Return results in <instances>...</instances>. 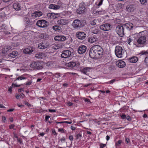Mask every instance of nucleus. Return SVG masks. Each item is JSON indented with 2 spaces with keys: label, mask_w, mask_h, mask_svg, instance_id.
<instances>
[{
  "label": "nucleus",
  "mask_w": 148,
  "mask_h": 148,
  "mask_svg": "<svg viewBox=\"0 0 148 148\" xmlns=\"http://www.w3.org/2000/svg\"><path fill=\"white\" fill-rule=\"evenodd\" d=\"M92 68L90 67H86L83 69H82L80 71L82 73L84 74L88 75V73L90 71V70Z\"/></svg>",
  "instance_id": "2eb2a0df"
},
{
  "label": "nucleus",
  "mask_w": 148,
  "mask_h": 148,
  "mask_svg": "<svg viewBox=\"0 0 148 148\" xmlns=\"http://www.w3.org/2000/svg\"><path fill=\"white\" fill-rule=\"evenodd\" d=\"M50 117V116H47V115H46L45 116V120L46 121H47L48 120V119Z\"/></svg>",
  "instance_id": "338daca9"
},
{
  "label": "nucleus",
  "mask_w": 148,
  "mask_h": 148,
  "mask_svg": "<svg viewBox=\"0 0 148 148\" xmlns=\"http://www.w3.org/2000/svg\"><path fill=\"white\" fill-rule=\"evenodd\" d=\"M85 12V10H84L82 8H79L77 10V12L79 14H82L84 13Z\"/></svg>",
  "instance_id": "473e14b6"
},
{
  "label": "nucleus",
  "mask_w": 148,
  "mask_h": 148,
  "mask_svg": "<svg viewBox=\"0 0 148 148\" xmlns=\"http://www.w3.org/2000/svg\"><path fill=\"white\" fill-rule=\"evenodd\" d=\"M49 112H56V111L55 110H52V109H49Z\"/></svg>",
  "instance_id": "e2e57ef3"
},
{
  "label": "nucleus",
  "mask_w": 148,
  "mask_h": 148,
  "mask_svg": "<svg viewBox=\"0 0 148 148\" xmlns=\"http://www.w3.org/2000/svg\"><path fill=\"white\" fill-rule=\"evenodd\" d=\"M69 138L71 141H72L73 140V136L72 135H70L69 137Z\"/></svg>",
  "instance_id": "4d7b16f0"
},
{
  "label": "nucleus",
  "mask_w": 148,
  "mask_h": 148,
  "mask_svg": "<svg viewBox=\"0 0 148 148\" xmlns=\"http://www.w3.org/2000/svg\"><path fill=\"white\" fill-rule=\"evenodd\" d=\"M125 51L122 47L119 46H116L115 47V53L116 56L119 58H121Z\"/></svg>",
  "instance_id": "f03ea898"
},
{
  "label": "nucleus",
  "mask_w": 148,
  "mask_h": 148,
  "mask_svg": "<svg viewBox=\"0 0 148 148\" xmlns=\"http://www.w3.org/2000/svg\"><path fill=\"white\" fill-rule=\"evenodd\" d=\"M49 46V43L45 41L40 43L38 46V48L40 49H43L48 48Z\"/></svg>",
  "instance_id": "0eeeda50"
},
{
  "label": "nucleus",
  "mask_w": 148,
  "mask_h": 148,
  "mask_svg": "<svg viewBox=\"0 0 148 148\" xmlns=\"http://www.w3.org/2000/svg\"><path fill=\"white\" fill-rule=\"evenodd\" d=\"M65 14L67 15H69L71 13V12L69 11H66L64 12Z\"/></svg>",
  "instance_id": "3c124183"
},
{
  "label": "nucleus",
  "mask_w": 148,
  "mask_h": 148,
  "mask_svg": "<svg viewBox=\"0 0 148 148\" xmlns=\"http://www.w3.org/2000/svg\"><path fill=\"white\" fill-rule=\"evenodd\" d=\"M15 127V125L14 124H12L9 126V127L10 129H13Z\"/></svg>",
  "instance_id": "6e6d98bb"
},
{
  "label": "nucleus",
  "mask_w": 148,
  "mask_h": 148,
  "mask_svg": "<svg viewBox=\"0 0 148 148\" xmlns=\"http://www.w3.org/2000/svg\"><path fill=\"white\" fill-rule=\"evenodd\" d=\"M47 21L45 20H39L37 21L36 25L40 27L45 28L47 27Z\"/></svg>",
  "instance_id": "423d86ee"
},
{
  "label": "nucleus",
  "mask_w": 148,
  "mask_h": 148,
  "mask_svg": "<svg viewBox=\"0 0 148 148\" xmlns=\"http://www.w3.org/2000/svg\"><path fill=\"white\" fill-rule=\"evenodd\" d=\"M111 24L108 23H106L101 25L100 28L103 31H108L110 29Z\"/></svg>",
  "instance_id": "6e6552de"
},
{
  "label": "nucleus",
  "mask_w": 148,
  "mask_h": 148,
  "mask_svg": "<svg viewBox=\"0 0 148 148\" xmlns=\"http://www.w3.org/2000/svg\"><path fill=\"white\" fill-rule=\"evenodd\" d=\"M34 50V48L32 47H28L23 50V53L25 54H28L31 53Z\"/></svg>",
  "instance_id": "4468645a"
},
{
  "label": "nucleus",
  "mask_w": 148,
  "mask_h": 148,
  "mask_svg": "<svg viewBox=\"0 0 148 148\" xmlns=\"http://www.w3.org/2000/svg\"><path fill=\"white\" fill-rule=\"evenodd\" d=\"M72 56L71 51L68 50L62 51L61 57L62 58H66Z\"/></svg>",
  "instance_id": "39448f33"
},
{
  "label": "nucleus",
  "mask_w": 148,
  "mask_h": 148,
  "mask_svg": "<svg viewBox=\"0 0 148 148\" xmlns=\"http://www.w3.org/2000/svg\"><path fill=\"white\" fill-rule=\"evenodd\" d=\"M57 23L58 24L61 25H65L67 24V21L66 19H60L57 21Z\"/></svg>",
  "instance_id": "4be33fe9"
},
{
  "label": "nucleus",
  "mask_w": 148,
  "mask_h": 148,
  "mask_svg": "<svg viewBox=\"0 0 148 148\" xmlns=\"http://www.w3.org/2000/svg\"><path fill=\"white\" fill-rule=\"evenodd\" d=\"M55 40L59 41H64L66 39V37L63 36H56L54 38Z\"/></svg>",
  "instance_id": "a211bd4d"
},
{
  "label": "nucleus",
  "mask_w": 148,
  "mask_h": 148,
  "mask_svg": "<svg viewBox=\"0 0 148 148\" xmlns=\"http://www.w3.org/2000/svg\"><path fill=\"white\" fill-rule=\"evenodd\" d=\"M18 52L16 51H12V53H9L8 56L11 58H15L17 56Z\"/></svg>",
  "instance_id": "cd10ccee"
},
{
  "label": "nucleus",
  "mask_w": 148,
  "mask_h": 148,
  "mask_svg": "<svg viewBox=\"0 0 148 148\" xmlns=\"http://www.w3.org/2000/svg\"><path fill=\"white\" fill-rule=\"evenodd\" d=\"M59 4V5L51 4L49 5V8L51 9L57 10L60 9V8H63L64 4L61 3L60 5Z\"/></svg>",
  "instance_id": "9d476101"
},
{
  "label": "nucleus",
  "mask_w": 148,
  "mask_h": 148,
  "mask_svg": "<svg viewBox=\"0 0 148 148\" xmlns=\"http://www.w3.org/2000/svg\"><path fill=\"white\" fill-rule=\"evenodd\" d=\"M67 104L69 106H71L73 105V103L69 102L67 103Z\"/></svg>",
  "instance_id": "774afa93"
},
{
  "label": "nucleus",
  "mask_w": 148,
  "mask_h": 148,
  "mask_svg": "<svg viewBox=\"0 0 148 148\" xmlns=\"http://www.w3.org/2000/svg\"><path fill=\"white\" fill-rule=\"evenodd\" d=\"M103 49L100 45H96L92 46L89 50V55L92 58H99L103 55Z\"/></svg>",
  "instance_id": "f257e3e1"
},
{
  "label": "nucleus",
  "mask_w": 148,
  "mask_h": 148,
  "mask_svg": "<svg viewBox=\"0 0 148 148\" xmlns=\"http://www.w3.org/2000/svg\"><path fill=\"white\" fill-rule=\"evenodd\" d=\"M44 53H39L35 55V57L38 58H42L44 56Z\"/></svg>",
  "instance_id": "c756f323"
},
{
  "label": "nucleus",
  "mask_w": 148,
  "mask_h": 148,
  "mask_svg": "<svg viewBox=\"0 0 148 148\" xmlns=\"http://www.w3.org/2000/svg\"><path fill=\"white\" fill-rule=\"evenodd\" d=\"M20 86V85H17L16 84H12V86L14 87H19Z\"/></svg>",
  "instance_id": "5fc2aeb1"
},
{
  "label": "nucleus",
  "mask_w": 148,
  "mask_h": 148,
  "mask_svg": "<svg viewBox=\"0 0 148 148\" xmlns=\"http://www.w3.org/2000/svg\"><path fill=\"white\" fill-rule=\"evenodd\" d=\"M86 4L84 2H82L81 3H80L79 5V8H82L84 10H85V6H86Z\"/></svg>",
  "instance_id": "f704fd0d"
},
{
  "label": "nucleus",
  "mask_w": 148,
  "mask_h": 148,
  "mask_svg": "<svg viewBox=\"0 0 148 148\" xmlns=\"http://www.w3.org/2000/svg\"><path fill=\"white\" fill-rule=\"evenodd\" d=\"M95 21H96V20H95L90 21V23L91 24V25H95L96 24Z\"/></svg>",
  "instance_id": "79ce46f5"
},
{
  "label": "nucleus",
  "mask_w": 148,
  "mask_h": 148,
  "mask_svg": "<svg viewBox=\"0 0 148 148\" xmlns=\"http://www.w3.org/2000/svg\"><path fill=\"white\" fill-rule=\"evenodd\" d=\"M138 43L140 45L144 44L146 41V38L145 36H139L137 40Z\"/></svg>",
  "instance_id": "1a4fd4ad"
},
{
  "label": "nucleus",
  "mask_w": 148,
  "mask_h": 148,
  "mask_svg": "<svg viewBox=\"0 0 148 148\" xmlns=\"http://www.w3.org/2000/svg\"><path fill=\"white\" fill-rule=\"evenodd\" d=\"M97 38L95 36L90 37L88 38V41L89 42L93 43L97 41Z\"/></svg>",
  "instance_id": "5701e85b"
},
{
  "label": "nucleus",
  "mask_w": 148,
  "mask_h": 148,
  "mask_svg": "<svg viewBox=\"0 0 148 148\" xmlns=\"http://www.w3.org/2000/svg\"><path fill=\"white\" fill-rule=\"evenodd\" d=\"M30 66L31 68L34 69L39 70L42 68L41 63L38 61L32 62L30 64Z\"/></svg>",
  "instance_id": "7ed1b4c3"
},
{
  "label": "nucleus",
  "mask_w": 148,
  "mask_h": 148,
  "mask_svg": "<svg viewBox=\"0 0 148 148\" xmlns=\"http://www.w3.org/2000/svg\"><path fill=\"white\" fill-rule=\"evenodd\" d=\"M126 119L128 121H131V117L129 116H128L126 117Z\"/></svg>",
  "instance_id": "680f3d73"
},
{
  "label": "nucleus",
  "mask_w": 148,
  "mask_h": 148,
  "mask_svg": "<svg viewBox=\"0 0 148 148\" xmlns=\"http://www.w3.org/2000/svg\"><path fill=\"white\" fill-rule=\"evenodd\" d=\"M7 27L5 24L1 23H0V31L5 32V30H6Z\"/></svg>",
  "instance_id": "393cba45"
},
{
  "label": "nucleus",
  "mask_w": 148,
  "mask_h": 148,
  "mask_svg": "<svg viewBox=\"0 0 148 148\" xmlns=\"http://www.w3.org/2000/svg\"><path fill=\"white\" fill-rule=\"evenodd\" d=\"M116 65L119 67L123 68L125 66V63L124 61L120 60L116 62Z\"/></svg>",
  "instance_id": "dca6fc26"
},
{
  "label": "nucleus",
  "mask_w": 148,
  "mask_h": 148,
  "mask_svg": "<svg viewBox=\"0 0 148 148\" xmlns=\"http://www.w3.org/2000/svg\"><path fill=\"white\" fill-rule=\"evenodd\" d=\"M121 117L122 119H124L126 117V116L125 114H123L121 115Z\"/></svg>",
  "instance_id": "bf43d9fd"
},
{
  "label": "nucleus",
  "mask_w": 148,
  "mask_h": 148,
  "mask_svg": "<svg viewBox=\"0 0 148 148\" xmlns=\"http://www.w3.org/2000/svg\"><path fill=\"white\" fill-rule=\"evenodd\" d=\"M86 47L84 45L80 46L78 49V53L80 54L84 53L86 50Z\"/></svg>",
  "instance_id": "ddd939ff"
},
{
  "label": "nucleus",
  "mask_w": 148,
  "mask_h": 148,
  "mask_svg": "<svg viewBox=\"0 0 148 148\" xmlns=\"http://www.w3.org/2000/svg\"><path fill=\"white\" fill-rule=\"evenodd\" d=\"M25 78H26L25 77H23L22 75L20 77H18L16 79V80H21L22 79H25Z\"/></svg>",
  "instance_id": "a19ab883"
},
{
  "label": "nucleus",
  "mask_w": 148,
  "mask_h": 148,
  "mask_svg": "<svg viewBox=\"0 0 148 148\" xmlns=\"http://www.w3.org/2000/svg\"><path fill=\"white\" fill-rule=\"evenodd\" d=\"M115 81L116 79H113L111 80L110 81L108 82V83H109L110 84H112Z\"/></svg>",
  "instance_id": "8fccbe9b"
},
{
  "label": "nucleus",
  "mask_w": 148,
  "mask_h": 148,
  "mask_svg": "<svg viewBox=\"0 0 148 148\" xmlns=\"http://www.w3.org/2000/svg\"><path fill=\"white\" fill-rule=\"evenodd\" d=\"M100 148H103L106 146V145L103 143H101L100 145Z\"/></svg>",
  "instance_id": "09e8293b"
},
{
  "label": "nucleus",
  "mask_w": 148,
  "mask_h": 148,
  "mask_svg": "<svg viewBox=\"0 0 148 148\" xmlns=\"http://www.w3.org/2000/svg\"><path fill=\"white\" fill-rule=\"evenodd\" d=\"M76 65L75 62H72L66 63V66L68 67L72 68L75 66Z\"/></svg>",
  "instance_id": "a878e982"
},
{
  "label": "nucleus",
  "mask_w": 148,
  "mask_h": 148,
  "mask_svg": "<svg viewBox=\"0 0 148 148\" xmlns=\"http://www.w3.org/2000/svg\"><path fill=\"white\" fill-rule=\"evenodd\" d=\"M53 29L56 32H59L60 31L61 28L58 25H54L53 27Z\"/></svg>",
  "instance_id": "2f4dec72"
},
{
  "label": "nucleus",
  "mask_w": 148,
  "mask_h": 148,
  "mask_svg": "<svg viewBox=\"0 0 148 148\" xmlns=\"http://www.w3.org/2000/svg\"><path fill=\"white\" fill-rule=\"evenodd\" d=\"M102 12V11H97L95 12V14L96 15H98L101 14Z\"/></svg>",
  "instance_id": "49530a36"
},
{
  "label": "nucleus",
  "mask_w": 148,
  "mask_h": 148,
  "mask_svg": "<svg viewBox=\"0 0 148 148\" xmlns=\"http://www.w3.org/2000/svg\"><path fill=\"white\" fill-rule=\"evenodd\" d=\"M140 1L142 4H144L147 2V0H140Z\"/></svg>",
  "instance_id": "a18cd8bd"
},
{
  "label": "nucleus",
  "mask_w": 148,
  "mask_h": 148,
  "mask_svg": "<svg viewBox=\"0 0 148 148\" xmlns=\"http://www.w3.org/2000/svg\"><path fill=\"white\" fill-rule=\"evenodd\" d=\"M103 0H98L96 3V5L98 7L101 5L103 3Z\"/></svg>",
  "instance_id": "72a5a7b5"
},
{
  "label": "nucleus",
  "mask_w": 148,
  "mask_h": 148,
  "mask_svg": "<svg viewBox=\"0 0 148 148\" xmlns=\"http://www.w3.org/2000/svg\"><path fill=\"white\" fill-rule=\"evenodd\" d=\"M135 8V6L134 5H128L126 7V9L127 10L130 12H133Z\"/></svg>",
  "instance_id": "412c9836"
},
{
  "label": "nucleus",
  "mask_w": 148,
  "mask_h": 148,
  "mask_svg": "<svg viewBox=\"0 0 148 148\" xmlns=\"http://www.w3.org/2000/svg\"><path fill=\"white\" fill-rule=\"evenodd\" d=\"M122 142V141L121 140H119L116 143V146H119L120 145L121 143Z\"/></svg>",
  "instance_id": "ea45409f"
},
{
  "label": "nucleus",
  "mask_w": 148,
  "mask_h": 148,
  "mask_svg": "<svg viewBox=\"0 0 148 148\" xmlns=\"http://www.w3.org/2000/svg\"><path fill=\"white\" fill-rule=\"evenodd\" d=\"M84 101L85 102H90V100L88 99L85 98L84 99Z\"/></svg>",
  "instance_id": "0e129e2a"
},
{
  "label": "nucleus",
  "mask_w": 148,
  "mask_h": 148,
  "mask_svg": "<svg viewBox=\"0 0 148 148\" xmlns=\"http://www.w3.org/2000/svg\"><path fill=\"white\" fill-rule=\"evenodd\" d=\"M127 40L128 43L129 45H131L133 41V38H130L127 39Z\"/></svg>",
  "instance_id": "c9c22d12"
},
{
  "label": "nucleus",
  "mask_w": 148,
  "mask_h": 148,
  "mask_svg": "<svg viewBox=\"0 0 148 148\" xmlns=\"http://www.w3.org/2000/svg\"><path fill=\"white\" fill-rule=\"evenodd\" d=\"M82 24L80 21L78 19L74 20L73 22L72 26L75 29H77L78 27H81Z\"/></svg>",
  "instance_id": "9b49d317"
},
{
  "label": "nucleus",
  "mask_w": 148,
  "mask_h": 148,
  "mask_svg": "<svg viewBox=\"0 0 148 148\" xmlns=\"http://www.w3.org/2000/svg\"><path fill=\"white\" fill-rule=\"evenodd\" d=\"M124 27L123 26H117L116 29V33L120 36H122L124 35Z\"/></svg>",
  "instance_id": "20e7f679"
},
{
  "label": "nucleus",
  "mask_w": 148,
  "mask_h": 148,
  "mask_svg": "<svg viewBox=\"0 0 148 148\" xmlns=\"http://www.w3.org/2000/svg\"><path fill=\"white\" fill-rule=\"evenodd\" d=\"M42 14V13L40 11H38L32 13V16L33 18H35L39 17L41 16Z\"/></svg>",
  "instance_id": "6ab92c4d"
},
{
  "label": "nucleus",
  "mask_w": 148,
  "mask_h": 148,
  "mask_svg": "<svg viewBox=\"0 0 148 148\" xmlns=\"http://www.w3.org/2000/svg\"><path fill=\"white\" fill-rule=\"evenodd\" d=\"M82 137V134L81 133H79L77 134L76 135V139L77 140L80 139Z\"/></svg>",
  "instance_id": "4c0bfd02"
},
{
  "label": "nucleus",
  "mask_w": 148,
  "mask_h": 148,
  "mask_svg": "<svg viewBox=\"0 0 148 148\" xmlns=\"http://www.w3.org/2000/svg\"><path fill=\"white\" fill-rule=\"evenodd\" d=\"M49 36L45 34L42 33L40 34L39 36V37L41 39H46L48 38Z\"/></svg>",
  "instance_id": "c85d7f7f"
},
{
  "label": "nucleus",
  "mask_w": 148,
  "mask_h": 148,
  "mask_svg": "<svg viewBox=\"0 0 148 148\" xmlns=\"http://www.w3.org/2000/svg\"><path fill=\"white\" fill-rule=\"evenodd\" d=\"M76 36L78 39L80 40L84 39L86 36V34L83 32H77Z\"/></svg>",
  "instance_id": "f8f14e48"
},
{
  "label": "nucleus",
  "mask_w": 148,
  "mask_h": 148,
  "mask_svg": "<svg viewBox=\"0 0 148 148\" xmlns=\"http://www.w3.org/2000/svg\"><path fill=\"white\" fill-rule=\"evenodd\" d=\"M58 131L62 133L65 132L64 129L63 128H60L58 129Z\"/></svg>",
  "instance_id": "603ef678"
},
{
  "label": "nucleus",
  "mask_w": 148,
  "mask_h": 148,
  "mask_svg": "<svg viewBox=\"0 0 148 148\" xmlns=\"http://www.w3.org/2000/svg\"><path fill=\"white\" fill-rule=\"evenodd\" d=\"M61 74L59 73H56L53 74V76L55 78H59L61 76Z\"/></svg>",
  "instance_id": "e433bc0d"
},
{
  "label": "nucleus",
  "mask_w": 148,
  "mask_h": 148,
  "mask_svg": "<svg viewBox=\"0 0 148 148\" xmlns=\"http://www.w3.org/2000/svg\"><path fill=\"white\" fill-rule=\"evenodd\" d=\"M24 21L26 22V23L27 24L32 25L34 23L33 21H30L29 19L27 17L25 18Z\"/></svg>",
  "instance_id": "7c9ffc66"
},
{
  "label": "nucleus",
  "mask_w": 148,
  "mask_h": 148,
  "mask_svg": "<svg viewBox=\"0 0 148 148\" xmlns=\"http://www.w3.org/2000/svg\"><path fill=\"white\" fill-rule=\"evenodd\" d=\"M12 86H10L9 88L8 89V91L10 93L12 92Z\"/></svg>",
  "instance_id": "69168bd1"
},
{
  "label": "nucleus",
  "mask_w": 148,
  "mask_h": 148,
  "mask_svg": "<svg viewBox=\"0 0 148 148\" xmlns=\"http://www.w3.org/2000/svg\"><path fill=\"white\" fill-rule=\"evenodd\" d=\"M99 29H94L92 30V33L94 34H97L99 32Z\"/></svg>",
  "instance_id": "58836bf2"
},
{
  "label": "nucleus",
  "mask_w": 148,
  "mask_h": 148,
  "mask_svg": "<svg viewBox=\"0 0 148 148\" xmlns=\"http://www.w3.org/2000/svg\"><path fill=\"white\" fill-rule=\"evenodd\" d=\"M124 28L130 30L132 29L133 27V25L132 23H128L123 25Z\"/></svg>",
  "instance_id": "f3484780"
},
{
  "label": "nucleus",
  "mask_w": 148,
  "mask_h": 148,
  "mask_svg": "<svg viewBox=\"0 0 148 148\" xmlns=\"http://www.w3.org/2000/svg\"><path fill=\"white\" fill-rule=\"evenodd\" d=\"M58 14H55L54 13H49L47 14V16L48 17L51 18L55 19L57 17V16Z\"/></svg>",
  "instance_id": "b1692460"
},
{
  "label": "nucleus",
  "mask_w": 148,
  "mask_h": 148,
  "mask_svg": "<svg viewBox=\"0 0 148 148\" xmlns=\"http://www.w3.org/2000/svg\"><path fill=\"white\" fill-rule=\"evenodd\" d=\"M59 47L57 45H55L53 46V48L56 49H59Z\"/></svg>",
  "instance_id": "864d4df0"
},
{
  "label": "nucleus",
  "mask_w": 148,
  "mask_h": 148,
  "mask_svg": "<svg viewBox=\"0 0 148 148\" xmlns=\"http://www.w3.org/2000/svg\"><path fill=\"white\" fill-rule=\"evenodd\" d=\"M46 74L49 75H52L53 76V74H53L51 72H47L45 73Z\"/></svg>",
  "instance_id": "13d9d810"
},
{
  "label": "nucleus",
  "mask_w": 148,
  "mask_h": 148,
  "mask_svg": "<svg viewBox=\"0 0 148 148\" xmlns=\"http://www.w3.org/2000/svg\"><path fill=\"white\" fill-rule=\"evenodd\" d=\"M138 58L136 57H133L131 58L129 60L130 62L133 63H136L138 61Z\"/></svg>",
  "instance_id": "bb28decb"
},
{
  "label": "nucleus",
  "mask_w": 148,
  "mask_h": 148,
  "mask_svg": "<svg viewBox=\"0 0 148 148\" xmlns=\"http://www.w3.org/2000/svg\"><path fill=\"white\" fill-rule=\"evenodd\" d=\"M11 46H7L5 47L4 48V49H6V51H8L10 49H11Z\"/></svg>",
  "instance_id": "de8ad7c7"
},
{
  "label": "nucleus",
  "mask_w": 148,
  "mask_h": 148,
  "mask_svg": "<svg viewBox=\"0 0 148 148\" xmlns=\"http://www.w3.org/2000/svg\"><path fill=\"white\" fill-rule=\"evenodd\" d=\"M13 7L16 10H20L21 8V4L17 2H15L13 4Z\"/></svg>",
  "instance_id": "aec40b11"
},
{
  "label": "nucleus",
  "mask_w": 148,
  "mask_h": 148,
  "mask_svg": "<svg viewBox=\"0 0 148 148\" xmlns=\"http://www.w3.org/2000/svg\"><path fill=\"white\" fill-rule=\"evenodd\" d=\"M66 140V138L64 137H62L61 138L60 140L61 142L62 143H64V142Z\"/></svg>",
  "instance_id": "c03bdc74"
},
{
  "label": "nucleus",
  "mask_w": 148,
  "mask_h": 148,
  "mask_svg": "<svg viewBox=\"0 0 148 148\" xmlns=\"http://www.w3.org/2000/svg\"><path fill=\"white\" fill-rule=\"evenodd\" d=\"M2 120L4 123H5L6 121V119L5 116H3L2 117Z\"/></svg>",
  "instance_id": "052dcab7"
},
{
  "label": "nucleus",
  "mask_w": 148,
  "mask_h": 148,
  "mask_svg": "<svg viewBox=\"0 0 148 148\" xmlns=\"http://www.w3.org/2000/svg\"><path fill=\"white\" fill-rule=\"evenodd\" d=\"M145 62L147 66H148V56L145 58Z\"/></svg>",
  "instance_id": "37998d69"
}]
</instances>
